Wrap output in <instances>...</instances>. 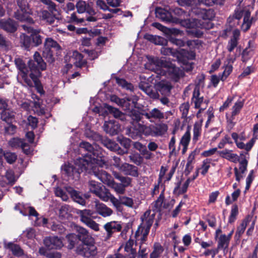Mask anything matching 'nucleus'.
Wrapping results in <instances>:
<instances>
[{
    "mask_svg": "<svg viewBox=\"0 0 258 258\" xmlns=\"http://www.w3.org/2000/svg\"><path fill=\"white\" fill-rule=\"evenodd\" d=\"M120 171L126 175H130L135 177H138L139 175L138 168L132 164L123 163L122 164Z\"/></svg>",
    "mask_w": 258,
    "mask_h": 258,
    "instance_id": "obj_19",
    "label": "nucleus"
},
{
    "mask_svg": "<svg viewBox=\"0 0 258 258\" xmlns=\"http://www.w3.org/2000/svg\"><path fill=\"white\" fill-rule=\"evenodd\" d=\"M144 38L156 45H163L167 43V41L165 39L159 36L146 34L144 36Z\"/></svg>",
    "mask_w": 258,
    "mask_h": 258,
    "instance_id": "obj_33",
    "label": "nucleus"
},
{
    "mask_svg": "<svg viewBox=\"0 0 258 258\" xmlns=\"http://www.w3.org/2000/svg\"><path fill=\"white\" fill-rule=\"evenodd\" d=\"M17 68L20 70V75L22 77L26 85L30 87H33L32 80L28 76V70L23 60L20 58H16L15 60Z\"/></svg>",
    "mask_w": 258,
    "mask_h": 258,
    "instance_id": "obj_9",
    "label": "nucleus"
},
{
    "mask_svg": "<svg viewBox=\"0 0 258 258\" xmlns=\"http://www.w3.org/2000/svg\"><path fill=\"white\" fill-rule=\"evenodd\" d=\"M15 114L14 111L10 109H5L1 113V119L6 122H9L14 118Z\"/></svg>",
    "mask_w": 258,
    "mask_h": 258,
    "instance_id": "obj_48",
    "label": "nucleus"
},
{
    "mask_svg": "<svg viewBox=\"0 0 258 258\" xmlns=\"http://www.w3.org/2000/svg\"><path fill=\"white\" fill-rule=\"evenodd\" d=\"M139 88L143 90L147 94L149 95L151 97L155 98L156 94L152 93L151 87L149 86L147 83H140L139 85Z\"/></svg>",
    "mask_w": 258,
    "mask_h": 258,
    "instance_id": "obj_58",
    "label": "nucleus"
},
{
    "mask_svg": "<svg viewBox=\"0 0 258 258\" xmlns=\"http://www.w3.org/2000/svg\"><path fill=\"white\" fill-rule=\"evenodd\" d=\"M81 217V221L82 222L86 221L89 219L92 215L91 212L89 210H78L77 212Z\"/></svg>",
    "mask_w": 258,
    "mask_h": 258,
    "instance_id": "obj_54",
    "label": "nucleus"
},
{
    "mask_svg": "<svg viewBox=\"0 0 258 258\" xmlns=\"http://www.w3.org/2000/svg\"><path fill=\"white\" fill-rule=\"evenodd\" d=\"M21 27L24 30L27 31L28 33H31V42L32 43L34 44V46H37L42 43V37L39 34L40 30L34 29L31 27L26 25H22Z\"/></svg>",
    "mask_w": 258,
    "mask_h": 258,
    "instance_id": "obj_12",
    "label": "nucleus"
},
{
    "mask_svg": "<svg viewBox=\"0 0 258 258\" xmlns=\"http://www.w3.org/2000/svg\"><path fill=\"white\" fill-rule=\"evenodd\" d=\"M66 238L69 242L68 245V248L70 249L73 248L78 240V235H77L75 234L71 233L67 235Z\"/></svg>",
    "mask_w": 258,
    "mask_h": 258,
    "instance_id": "obj_50",
    "label": "nucleus"
},
{
    "mask_svg": "<svg viewBox=\"0 0 258 258\" xmlns=\"http://www.w3.org/2000/svg\"><path fill=\"white\" fill-rule=\"evenodd\" d=\"M155 214V212L151 213V211L150 210L146 211L143 215L141 217L142 223L139 226V227L150 230V228L154 222Z\"/></svg>",
    "mask_w": 258,
    "mask_h": 258,
    "instance_id": "obj_11",
    "label": "nucleus"
},
{
    "mask_svg": "<svg viewBox=\"0 0 258 258\" xmlns=\"http://www.w3.org/2000/svg\"><path fill=\"white\" fill-rule=\"evenodd\" d=\"M130 161L137 165H140L143 162V158L138 153H132L129 156Z\"/></svg>",
    "mask_w": 258,
    "mask_h": 258,
    "instance_id": "obj_55",
    "label": "nucleus"
},
{
    "mask_svg": "<svg viewBox=\"0 0 258 258\" xmlns=\"http://www.w3.org/2000/svg\"><path fill=\"white\" fill-rule=\"evenodd\" d=\"M43 4L47 6V9L51 12H56V5L51 0H39Z\"/></svg>",
    "mask_w": 258,
    "mask_h": 258,
    "instance_id": "obj_62",
    "label": "nucleus"
},
{
    "mask_svg": "<svg viewBox=\"0 0 258 258\" xmlns=\"http://www.w3.org/2000/svg\"><path fill=\"white\" fill-rule=\"evenodd\" d=\"M176 57L179 62L185 63V61L195 59L196 53L194 51L181 49L176 51Z\"/></svg>",
    "mask_w": 258,
    "mask_h": 258,
    "instance_id": "obj_16",
    "label": "nucleus"
},
{
    "mask_svg": "<svg viewBox=\"0 0 258 258\" xmlns=\"http://www.w3.org/2000/svg\"><path fill=\"white\" fill-rule=\"evenodd\" d=\"M153 251L150 255V258H158L164 251L163 246L158 242H156L153 245Z\"/></svg>",
    "mask_w": 258,
    "mask_h": 258,
    "instance_id": "obj_44",
    "label": "nucleus"
},
{
    "mask_svg": "<svg viewBox=\"0 0 258 258\" xmlns=\"http://www.w3.org/2000/svg\"><path fill=\"white\" fill-rule=\"evenodd\" d=\"M156 89L160 92L162 94L169 93L172 88L171 85L168 82H160L156 85Z\"/></svg>",
    "mask_w": 258,
    "mask_h": 258,
    "instance_id": "obj_38",
    "label": "nucleus"
},
{
    "mask_svg": "<svg viewBox=\"0 0 258 258\" xmlns=\"http://www.w3.org/2000/svg\"><path fill=\"white\" fill-rule=\"evenodd\" d=\"M88 187L90 192L96 195L102 188L100 184L94 180H90L88 182Z\"/></svg>",
    "mask_w": 258,
    "mask_h": 258,
    "instance_id": "obj_49",
    "label": "nucleus"
},
{
    "mask_svg": "<svg viewBox=\"0 0 258 258\" xmlns=\"http://www.w3.org/2000/svg\"><path fill=\"white\" fill-rule=\"evenodd\" d=\"M240 35V32L236 29L233 32L232 37L228 42L227 49L229 52H232L238 44V40Z\"/></svg>",
    "mask_w": 258,
    "mask_h": 258,
    "instance_id": "obj_32",
    "label": "nucleus"
},
{
    "mask_svg": "<svg viewBox=\"0 0 258 258\" xmlns=\"http://www.w3.org/2000/svg\"><path fill=\"white\" fill-rule=\"evenodd\" d=\"M88 5V4L85 1L83 0L79 1L76 5L77 12L80 14L85 12Z\"/></svg>",
    "mask_w": 258,
    "mask_h": 258,
    "instance_id": "obj_61",
    "label": "nucleus"
},
{
    "mask_svg": "<svg viewBox=\"0 0 258 258\" xmlns=\"http://www.w3.org/2000/svg\"><path fill=\"white\" fill-rule=\"evenodd\" d=\"M191 100L195 104V108H199L197 113L198 116L200 113L206 108L208 104V101L204 100L203 96H201L199 85H197L194 89Z\"/></svg>",
    "mask_w": 258,
    "mask_h": 258,
    "instance_id": "obj_6",
    "label": "nucleus"
},
{
    "mask_svg": "<svg viewBox=\"0 0 258 258\" xmlns=\"http://www.w3.org/2000/svg\"><path fill=\"white\" fill-rule=\"evenodd\" d=\"M137 100L138 99L136 97L134 98H132L130 97H125L122 99L120 106L124 108L125 110H130L131 108L135 106Z\"/></svg>",
    "mask_w": 258,
    "mask_h": 258,
    "instance_id": "obj_35",
    "label": "nucleus"
},
{
    "mask_svg": "<svg viewBox=\"0 0 258 258\" xmlns=\"http://www.w3.org/2000/svg\"><path fill=\"white\" fill-rule=\"evenodd\" d=\"M16 180L14 171L11 170H8L5 176L2 177L0 180V185L3 187H5L8 184H13Z\"/></svg>",
    "mask_w": 258,
    "mask_h": 258,
    "instance_id": "obj_26",
    "label": "nucleus"
},
{
    "mask_svg": "<svg viewBox=\"0 0 258 258\" xmlns=\"http://www.w3.org/2000/svg\"><path fill=\"white\" fill-rule=\"evenodd\" d=\"M116 82L119 85L126 88L127 90L132 91L134 90L133 85L132 84L127 82L125 80L123 79L116 78Z\"/></svg>",
    "mask_w": 258,
    "mask_h": 258,
    "instance_id": "obj_59",
    "label": "nucleus"
},
{
    "mask_svg": "<svg viewBox=\"0 0 258 258\" xmlns=\"http://www.w3.org/2000/svg\"><path fill=\"white\" fill-rule=\"evenodd\" d=\"M164 200V188L161 191L159 197L152 204L153 212H160Z\"/></svg>",
    "mask_w": 258,
    "mask_h": 258,
    "instance_id": "obj_40",
    "label": "nucleus"
},
{
    "mask_svg": "<svg viewBox=\"0 0 258 258\" xmlns=\"http://www.w3.org/2000/svg\"><path fill=\"white\" fill-rule=\"evenodd\" d=\"M152 127L153 125L147 126L140 123L138 124V130L139 132L146 136H151L153 137V131Z\"/></svg>",
    "mask_w": 258,
    "mask_h": 258,
    "instance_id": "obj_43",
    "label": "nucleus"
},
{
    "mask_svg": "<svg viewBox=\"0 0 258 258\" xmlns=\"http://www.w3.org/2000/svg\"><path fill=\"white\" fill-rule=\"evenodd\" d=\"M156 17L165 21H170L171 15L170 13L162 8H157L156 10Z\"/></svg>",
    "mask_w": 258,
    "mask_h": 258,
    "instance_id": "obj_39",
    "label": "nucleus"
},
{
    "mask_svg": "<svg viewBox=\"0 0 258 258\" xmlns=\"http://www.w3.org/2000/svg\"><path fill=\"white\" fill-rule=\"evenodd\" d=\"M44 244L49 249H59L63 246L61 239L56 236L45 238Z\"/></svg>",
    "mask_w": 258,
    "mask_h": 258,
    "instance_id": "obj_17",
    "label": "nucleus"
},
{
    "mask_svg": "<svg viewBox=\"0 0 258 258\" xmlns=\"http://www.w3.org/2000/svg\"><path fill=\"white\" fill-rule=\"evenodd\" d=\"M238 214V208L237 205H234L232 206L230 214L228 218L229 223H233L236 219L237 216Z\"/></svg>",
    "mask_w": 258,
    "mask_h": 258,
    "instance_id": "obj_52",
    "label": "nucleus"
},
{
    "mask_svg": "<svg viewBox=\"0 0 258 258\" xmlns=\"http://www.w3.org/2000/svg\"><path fill=\"white\" fill-rule=\"evenodd\" d=\"M93 175L103 183L108 185L117 194L122 195L125 192V188L119 183L116 182L111 176L100 167H95L93 169Z\"/></svg>",
    "mask_w": 258,
    "mask_h": 258,
    "instance_id": "obj_4",
    "label": "nucleus"
},
{
    "mask_svg": "<svg viewBox=\"0 0 258 258\" xmlns=\"http://www.w3.org/2000/svg\"><path fill=\"white\" fill-rule=\"evenodd\" d=\"M69 192L71 195V197L75 202L82 205H84L85 204V200L81 196L80 193L74 189L70 190Z\"/></svg>",
    "mask_w": 258,
    "mask_h": 258,
    "instance_id": "obj_46",
    "label": "nucleus"
},
{
    "mask_svg": "<svg viewBox=\"0 0 258 258\" xmlns=\"http://www.w3.org/2000/svg\"><path fill=\"white\" fill-rule=\"evenodd\" d=\"M190 181V178H188L184 183L181 189H180L181 181L177 182L176 183V186L174 189L173 192L174 194H177L178 195L185 193L187 191V187Z\"/></svg>",
    "mask_w": 258,
    "mask_h": 258,
    "instance_id": "obj_42",
    "label": "nucleus"
},
{
    "mask_svg": "<svg viewBox=\"0 0 258 258\" xmlns=\"http://www.w3.org/2000/svg\"><path fill=\"white\" fill-rule=\"evenodd\" d=\"M252 218V215H248L247 216V217L242 221L241 224L237 227L235 237L239 239L241 237L244 232L247 224L251 222Z\"/></svg>",
    "mask_w": 258,
    "mask_h": 258,
    "instance_id": "obj_27",
    "label": "nucleus"
},
{
    "mask_svg": "<svg viewBox=\"0 0 258 258\" xmlns=\"http://www.w3.org/2000/svg\"><path fill=\"white\" fill-rule=\"evenodd\" d=\"M145 68L154 71L157 77L163 76L168 74L169 78L174 82H177L184 76V72L171 62L162 59H152L145 65Z\"/></svg>",
    "mask_w": 258,
    "mask_h": 258,
    "instance_id": "obj_1",
    "label": "nucleus"
},
{
    "mask_svg": "<svg viewBox=\"0 0 258 258\" xmlns=\"http://www.w3.org/2000/svg\"><path fill=\"white\" fill-rule=\"evenodd\" d=\"M20 42L26 48H29L32 43L31 36L22 34L20 35Z\"/></svg>",
    "mask_w": 258,
    "mask_h": 258,
    "instance_id": "obj_57",
    "label": "nucleus"
},
{
    "mask_svg": "<svg viewBox=\"0 0 258 258\" xmlns=\"http://www.w3.org/2000/svg\"><path fill=\"white\" fill-rule=\"evenodd\" d=\"M218 152L220 157L233 163H237L239 161L238 155L233 153L232 150L225 149L222 151H218Z\"/></svg>",
    "mask_w": 258,
    "mask_h": 258,
    "instance_id": "obj_24",
    "label": "nucleus"
},
{
    "mask_svg": "<svg viewBox=\"0 0 258 258\" xmlns=\"http://www.w3.org/2000/svg\"><path fill=\"white\" fill-rule=\"evenodd\" d=\"M243 106V103L242 101H239L236 102L232 108L231 115L233 116H235L237 115L239 112L241 108Z\"/></svg>",
    "mask_w": 258,
    "mask_h": 258,
    "instance_id": "obj_63",
    "label": "nucleus"
},
{
    "mask_svg": "<svg viewBox=\"0 0 258 258\" xmlns=\"http://www.w3.org/2000/svg\"><path fill=\"white\" fill-rule=\"evenodd\" d=\"M4 247L11 250L16 256H21L24 254V251L20 246L13 242H4Z\"/></svg>",
    "mask_w": 258,
    "mask_h": 258,
    "instance_id": "obj_28",
    "label": "nucleus"
},
{
    "mask_svg": "<svg viewBox=\"0 0 258 258\" xmlns=\"http://www.w3.org/2000/svg\"><path fill=\"white\" fill-rule=\"evenodd\" d=\"M95 167H98V166L92 164L91 160L88 161L87 159L79 158L75 161V166L70 164H64L62 167V170L65 174L69 176H74L76 174L78 176L83 171L93 175L92 171Z\"/></svg>",
    "mask_w": 258,
    "mask_h": 258,
    "instance_id": "obj_3",
    "label": "nucleus"
},
{
    "mask_svg": "<svg viewBox=\"0 0 258 258\" xmlns=\"http://www.w3.org/2000/svg\"><path fill=\"white\" fill-rule=\"evenodd\" d=\"M103 144L110 150L116 152L119 155H123L127 153V151H124V150L122 149L115 142L112 141L110 139L104 140L103 141Z\"/></svg>",
    "mask_w": 258,
    "mask_h": 258,
    "instance_id": "obj_20",
    "label": "nucleus"
},
{
    "mask_svg": "<svg viewBox=\"0 0 258 258\" xmlns=\"http://www.w3.org/2000/svg\"><path fill=\"white\" fill-rule=\"evenodd\" d=\"M230 239L225 234H221L218 239V249L225 250L229 244Z\"/></svg>",
    "mask_w": 258,
    "mask_h": 258,
    "instance_id": "obj_36",
    "label": "nucleus"
},
{
    "mask_svg": "<svg viewBox=\"0 0 258 258\" xmlns=\"http://www.w3.org/2000/svg\"><path fill=\"white\" fill-rule=\"evenodd\" d=\"M26 13H23L21 12V11L18 10L17 12H15L14 17L17 20L20 21H27L29 23H33L34 21L31 18H28L25 16V14Z\"/></svg>",
    "mask_w": 258,
    "mask_h": 258,
    "instance_id": "obj_51",
    "label": "nucleus"
},
{
    "mask_svg": "<svg viewBox=\"0 0 258 258\" xmlns=\"http://www.w3.org/2000/svg\"><path fill=\"white\" fill-rule=\"evenodd\" d=\"M80 147L81 150L84 149L85 151H88V153L85 154L83 158L87 159L88 161L91 159L92 164L96 165L95 163L98 155L96 154V151L94 150L92 145L88 142H82L80 144Z\"/></svg>",
    "mask_w": 258,
    "mask_h": 258,
    "instance_id": "obj_10",
    "label": "nucleus"
},
{
    "mask_svg": "<svg viewBox=\"0 0 258 258\" xmlns=\"http://www.w3.org/2000/svg\"><path fill=\"white\" fill-rule=\"evenodd\" d=\"M120 200L121 204L128 207L132 208L134 205V200L132 198L126 196H120Z\"/></svg>",
    "mask_w": 258,
    "mask_h": 258,
    "instance_id": "obj_60",
    "label": "nucleus"
},
{
    "mask_svg": "<svg viewBox=\"0 0 258 258\" xmlns=\"http://www.w3.org/2000/svg\"><path fill=\"white\" fill-rule=\"evenodd\" d=\"M142 115V113H140L139 111L136 109H131L128 112L127 116L131 117L133 121L139 122L141 120Z\"/></svg>",
    "mask_w": 258,
    "mask_h": 258,
    "instance_id": "obj_56",
    "label": "nucleus"
},
{
    "mask_svg": "<svg viewBox=\"0 0 258 258\" xmlns=\"http://www.w3.org/2000/svg\"><path fill=\"white\" fill-rule=\"evenodd\" d=\"M149 231V230L141 228L139 227L135 235L136 241H140L141 245L144 243L147 239Z\"/></svg>",
    "mask_w": 258,
    "mask_h": 258,
    "instance_id": "obj_29",
    "label": "nucleus"
},
{
    "mask_svg": "<svg viewBox=\"0 0 258 258\" xmlns=\"http://www.w3.org/2000/svg\"><path fill=\"white\" fill-rule=\"evenodd\" d=\"M78 239L83 243L82 244H87L94 243V240L88 231L82 227L78 229Z\"/></svg>",
    "mask_w": 258,
    "mask_h": 258,
    "instance_id": "obj_21",
    "label": "nucleus"
},
{
    "mask_svg": "<svg viewBox=\"0 0 258 258\" xmlns=\"http://www.w3.org/2000/svg\"><path fill=\"white\" fill-rule=\"evenodd\" d=\"M106 108L109 112L112 114L115 118H118L121 121L126 120L127 116L120 111L118 109L113 107L110 105H108Z\"/></svg>",
    "mask_w": 258,
    "mask_h": 258,
    "instance_id": "obj_41",
    "label": "nucleus"
},
{
    "mask_svg": "<svg viewBox=\"0 0 258 258\" xmlns=\"http://www.w3.org/2000/svg\"><path fill=\"white\" fill-rule=\"evenodd\" d=\"M95 209L96 212L103 217L110 216L113 211L103 203L96 202Z\"/></svg>",
    "mask_w": 258,
    "mask_h": 258,
    "instance_id": "obj_25",
    "label": "nucleus"
},
{
    "mask_svg": "<svg viewBox=\"0 0 258 258\" xmlns=\"http://www.w3.org/2000/svg\"><path fill=\"white\" fill-rule=\"evenodd\" d=\"M202 126V121L196 122L194 125L192 140L196 142L199 140V137L201 136Z\"/></svg>",
    "mask_w": 258,
    "mask_h": 258,
    "instance_id": "obj_45",
    "label": "nucleus"
},
{
    "mask_svg": "<svg viewBox=\"0 0 258 258\" xmlns=\"http://www.w3.org/2000/svg\"><path fill=\"white\" fill-rule=\"evenodd\" d=\"M112 174L114 178L118 180L124 187L126 188L131 185L132 179L128 176H124L121 175L119 172L113 171Z\"/></svg>",
    "mask_w": 258,
    "mask_h": 258,
    "instance_id": "obj_31",
    "label": "nucleus"
},
{
    "mask_svg": "<svg viewBox=\"0 0 258 258\" xmlns=\"http://www.w3.org/2000/svg\"><path fill=\"white\" fill-rule=\"evenodd\" d=\"M60 49V46L56 41L51 38H47L45 41L42 55L48 62L52 63L54 61L53 49L57 51Z\"/></svg>",
    "mask_w": 258,
    "mask_h": 258,
    "instance_id": "obj_5",
    "label": "nucleus"
},
{
    "mask_svg": "<svg viewBox=\"0 0 258 258\" xmlns=\"http://www.w3.org/2000/svg\"><path fill=\"white\" fill-rule=\"evenodd\" d=\"M104 131L111 136L118 134L119 131V125L117 122L114 120L105 121L103 126Z\"/></svg>",
    "mask_w": 258,
    "mask_h": 258,
    "instance_id": "obj_18",
    "label": "nucleus"
},
{
    "mask_svg": "<svg viewBox=\"0 0 258 258\" xmlns=\"http://www.w3.org/2000/svg\"><path fill=\"white\" fill-rule=\"evenodd\" d=\"M117 141L125 149V151H127L128 152V149L131 146V140L123 136H118L117 138Z\"/></svg>",
    "mask_w": 258,
    "mask_h": 258,
    "instance_id": "obj_53",
    "label": "nucleus"
},
{
    "mask_svg": "<svg viewBox=\"0 0 258 258\" xmlns=\"http://www.w3.org/2000/svg\"><path fill=\"white\" fill-rule=\"evenodd\" d=\"M54 13L51 12L48 10V11L43 10L41 12L40 17L42 20L46 21L49 24H53L56 20Z\"/></svg>",
    "mask_w": 258,
    "mask_h": 258,
    "instance_id": "obj_34",
    "label": "nucleus"
},
{
    "mask_svg": "<svg viewBox=\"0 0 258 258\" xmlns=\"http://www.w3.org/2000/svg\"><path fill=\"white\" fill-rule=\"evenodd\" d=\"M103 228L106 231L103 237L105 241H107L114 233L118 232L121 231L122 228V223L120 221H112L106 223Z\"/></svg>",
    "mask_w": 258,
    "mask_h": 258,
    "instance_id": "obj_7",
    "label": "nucleus"
},
{
    "mask_svg": "<svg viewBox=\"0 0 258 258\" xmlns=\"http://www.w3.org/2000/svg\"><path fill=\"white\" fill-rule=\"evenodd\" d=\"M243 22L241 28L244 31H247L250 27L252 22L257 20V18H250V12L247 10H243Z\"/></svg>",
    "mask_w": 258,
    "mask_h": 258,
    "instance_id": "obj_23",
    "label": "nucleus"
},
{
    "mask_svg": "<svg viewBox=\"0 0 258 258\" xmlns=\"http://www.w3.org/2000/svg\"><path fill=\"white\" fill-rule=\"evenodd\" d=\"M190 140V133L189 130L188 129L182 137L180 141V144L182 146H188Z\"/></svg>",
    "mask_w": 258,
    "mask_h": 258,
    "instance_id": "obj_64",
    "label": "nucleus"
},
{
    "mask_svg": "<svg viewBox=\"0 0 258 258\" xmlns=\"http://www.w3.org/2000/svg\"><path fill=\"white\" fill-rule=\"evenodd\" d=\"M111 195V194L107 189L101 188L95 195L99 197L101 200L104 202H107L109 201Z\"/></svg>",
    "mask_w": 258,
    "mask_h": 258,
    "instance_id": "obj_47",
    "label": "nucleus"
},
{
    "mask_svg": "<svg viewBox=\"0 0 258 258\" xmlns=\"http://www.w3.org/2000/svg\"><path fill=\"white\" fill-rule=\"evenodd\" d=\"M193 13L203 20H212L215 16L214 10L212 9L197 8L194 9Z\"/></svg>",
    "mask_w": 258,
    "mask_h": 258,
    "instance_id": "obj_15",
    "label": "nucleus"
},
{
    "mask_svg": "<svg viewBox=\"0 0 258 258\" xmlns=\"http://www.w3.org/2000/svg\"><path fill=\"white\" fill-rule=\"evenodd\" d=\"M28 64L30 72L29 77L32 80L33 87L41 93L43 88L39 78L41 76V72L46 70V63L40 53L36 51L33 55V59L30 60Z\"/></svg>",
    "mask_w": 258,
    "mask_h": 258,
    "instance_id": "obj_2",
    "label": "nucleus"
},
{
    "mask_svg": "<svg viewBox=\"0 0 258 258\" xmlns=\"http://www.w3.org/2000/svg\"><path fill=\"white\" fill-rule=\"evenodd\" d=\"M233 61L231 58H229L227 60V63L224 65V70L222 75H220V79L221 81H224L232 72L233 67L231 63H233Z\"/></svg>",
    "mask_w": 258,
    "mask_h": 258,
    "instance_id": "obj_37",
    "label": "nucleus"
},
{
    "mask_svg": "<svg viewBox=\"0 0 258 258\" xmlns=\"http://www.w3.org/2000/svg\"><path fill=\"white\" fill-rule=\"evenodd\" d=\"M76 252L78 254L88 258L94 257L98 253L97 247L94 245V243L80 244L77 247Z\"/></svg>",
    "mask_w": 258,
    "mask_h": 258,
    "instance_id": "obj_8",
    "label": "nucleus"
},
{
    "mask_svg": "<svg viewBox=\"0 0 258 258\" xmlns=\"http://www.w3.org/2000/svg\"><path fill=\"white\" fill-rule=\"evenodd\" d=\"M238 162H239V168L235 167L234 168V171L236 180L239 182L243 178L242 174L244 173L247 170L248 161L246 159L244 158L241 161L239 160Z\"/></svg>",
    "mask_w": 258,
    "mask_h": 258,
    "instance_id": "obj_22",
    "label": "nucleus"
},
{
    "mask_svg": "<svg viewBox=\"0 0 258 258\" xmlns=\"http://www.w3.org/2000/svg\"><path fill=\"white\" fill-rule=\"evenodd\" d=\"M153 137H159L164 135L168 130V125L164 123L153 125Z\"/></svg>",
    "mask_w": 258,
    "mask_h": 258,
    "instance_id": "obj_30",
    "label": "nucleus"
},
{
    "mask_svg": "<svg viewBox=\"0 0 258 258\" xmlns=\"http://www.w3.org/2000/svg\"><path fill=\"white\" fill-rule=\"evenodd\" d=\"M17 27V23L11 19H0V28L8 33H14Z\"/></svg>",
    "mask_w": 258,
    "mask_h": 258,
    "instance_id": "obj_14",
    "label": "nucleus"
},
{
    "mask_svg": "<svg viewBox=\"0 0 258 258\" xmlns=\"http://www.w3.org/2000/svg\"><path fill=\"white\" fill-rule=\"evenodd\" d=\"M142 114V116H145L151 122H153L154 120H161L165 118L167 119V117H165L164 112L157 108H154L148 112H143Z\"/></svg>",
    "mask_w": 258,
    "mask_h": 258,
    "instance_id": "obj_13",
    "label": "nucleus"
}]
</instances>
